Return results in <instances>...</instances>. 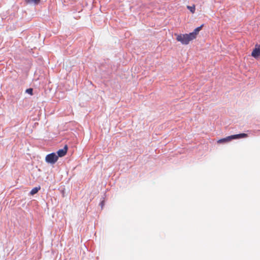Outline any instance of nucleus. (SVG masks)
Wrapping results in <instances>:
<instances>
[{"instance_id":"f03ea898","label":"nucleus","mask_w":260,"mask_h":260,"mask_svg":"<svg viewBox=\"0 0 260 260\" xmlns=\"http://www.w3.org/2000/svg\"><path fill=\"white\" fill-rule=\"evenodd\" d=\"M58 159V156L55 153H51L47 155L45 160L46 162L51 164H55Z\"/></svg>"},{"instance_id":"39448f33","label":"nucleus","mask_w":260,"mask_h":260,"mask_svg":"<svg viewBox=\"0 0 260 260\" xmlns=\"http://www.w3.org/2000/svg\"><path fill=\"white\" fill-rule=\"evenodd\" d=\"M67 150H68V146L67 145H66L63 147V148L59 149V150H58L57 152V155L58 156V157L59 156V157H62V156H64L66 155V154L67 153Z\"/></svg>"},{"instance_id":"f257e3e1","label":"nucleus","mask_w":260,"mask_h":260,"mask_svg":"<svg viewBox=\"0 0 260 260\" xmlns=\"http://www.w3.org/2000/svg\"><path fill=\"white\" fill-rule=\"evenodd\" d=\"M176 40L180 42L182 44L187 45L192 40V37L189 34H180L177 35Z\"/></svg>"},{"instance_id":"f8f14e48","label":"nucleus","mask_w":260,"mask_h":260,"mask_svg":"<svg viewBox=\"0 0 260 260\" xmlns=\"http://www.w3.org/2000/svg\"><path fill=\"white\" fill-rule=\"evenodd\" d=\"M104 201H102L100 203V205L101 206L102 208L103 207V206H104Z\"/></svg>"},{"instance_id":"6e6552de","label":"nucleus","mask_w":260,"mask_h":260,"mask_svg":"<svg viewBox=\"0 0 260 260\" xmlns=\"http://www.w3.org/2000/svg\"><path fill=\"white\" fill-rule=\"evenodd\" d=\"M40 189H41V187H40V186H38V187H34V188H33L31 190V191H30V194L31 195H34V194H35L36 193H37L38 192V191H39V190H40Z\"/></svg>"},{"instance_id":"20e7f679","label":"nucleus","mask_w":260,"mask_h":260,"mask_svg":"<svg viewBox=\"0 0 260 260\" xmlns=\"http://www.w3.org/2000/svg\"><path fill=\"white\" fill-rule=\"evenodd\" d=\"M203 26V24L201 25L200 26H199L195 28L193 32L189 33V36L192 37V38L194 39L197 34L199 32V31L201 30L202 27Z\"/></svg>"},{"instance_id":"1a4fd4ad","label":"nucleus","mask_w":260,"mask_h":260,"mask_svg":"<svg viewBox=\"0 0 260 260\" xmlns=\"http://www.w3.org/2000/svg\"><path fill=\"white\" fill-rule=\"evenodd\" d=\"M25 2L30 4L38 5L40 2V0H25Z\"/></svg>"},{"instance_id":"9d476101","label":"nucleus","mask_w":260,"mask_h":260,"mask_svg":"<svg viewBox=\"0 0 260 260\" xmlns=\"http://www.w3.org/2000/svg\"><path fill=\"white\" fill-rule=\"evenodd\" d=\"M187 9H188V10H190V11L191 13H193L194 12L195 10H196L194 5H193V6H188L187 7Z\"/></svg>"},{"instance_id":"423d86ee","label":"nucleus","mask_w":260,"mask_h":260,"mask_svg":"<svg viewBox=\"0 0 260 260\" xmlns=\"http://www.w3.org/2000/svg\"><path fill=\"white\" fill-rule=\"evenodd\" d=\"M233 140V137H232V135H231V136L226 137V138L219 140L217 141V142L218 143H226V142H229Z\"/></svg>"},{"instance_id":"0eeeda50","label":"nucleus","mask_w":260,"mask_h":260,"mask_svg":"<svg viewBox=\"0 0 260 260\" xmlns=\"http://www.w3.org/2000/svg\"><path fill=\"white\" fill-rule=\"evenodd\" d=\"M232 137H233V140H234V139L246 138L248 137V135L246 134H245V133H242V134L232 135Z\"/></svg>"},{"instance_id":"7ed1b4c3","label":"nucleus","mask_w":260,"mask_h":260,"mask_svg":"<svg viewBox=\"0 0 260 260\" xmlns=\"http://www.w3.org/2000/svg\"><path fill=\"white\" fill-rule=\"evenodd\" d=\"M251 56L257 58L260 56V44L256 45L254 49L251 53Z\"/></svg>"},{"instance_id":"9b49d317","label":"nucleus","mask_w":260,"mask_h":260,"mask_svg":"<svg viewBox=\"0 0 260 260\" xmlns=\"http://www.w3.org/2000/svg\"><path fill=\"white\" fill-rule=\"evenodd\" d=\"M25 92L27 93L28 94H29L30 95H32L33 94V89L32 88H29L25 90Z\"/></svg>"}]
</instances>
